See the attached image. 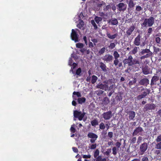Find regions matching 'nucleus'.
<instances>
[{
  "instance_id": "obj_1",
  "label": "nucleus",
  "mask_w": 161,
  "mask_h": 161,
  "mask_svg": "<svg viewBox=\"0 0 161 161\" xmlns=\"http://www.w3.org/2000/svg\"><path fill=\"white\" fill-rule=\"evenodd\" d=\"M123 63L125 65L128 64L129 66H132L133 65L137 66L138 69L140 66V61L136 59H133L131 55H129L128 58L124 59L123 61Z\"/></svg>"
},
{
  "instance_id": "obj_2",
  "label": "nucleus",
  "mask_w": 161,
  "mask_h": 161,
  "mask_svg": "<svg viewBox=\"0 0 161 161\" xmlns=\"http://www.w3.org/2000/svg\"><path fill=\"white\" fill-rule=\"evenodd\" d=\"M154 18L151 16L148 19H145L143 23L142 24V26L143 27H146L147 25L148 27H151L154 24Z\"/></svg>"
},
{
  "instance_id": "obj_3",
  "label": "nucleus",
  "mask_w": 161,
  "mask_h": 161,
  "mask_svg": "<svg viewBox=\"0 0 161 161\" xmlns=\"http://www.w3.org/2000/svg\"><path fill=\"white\" fill-rule=\"evenodd\" d=\"M142 39V36L140 34H139L134 39L133 42L134 45L136 46H140L141 47L144 46L146 44L145 42L144 41L141 43Z\"/></svg>"
},
{
  "instance_id": "obj_4",
  "label": "nucleus",
  "mask_w": 161,
  "mask_h": 161,
  "mask_svg": "<svg viewBox=\"0 0 161 161\" xmlns=\"http://www.w3.org/2000/svg\"><path fill=\"white\" fill-rule=\"evenodd\" d=\"M86 114L85 112L82 113L81 111H79L77 110L74 111V118H77L79 120L81 121L83 119Z\"/></svg>"
},
{
  "instance_id": "obj_5",
  "label": "nucleus",
  "mask_w": 161,
  "mask_h": 161,
  "mask_svg": "<svg viewBox=\"0 0 161 161\" xmlns=\"http://www.w3.org/2000/svg\"><path fill=\"white\" fill-rule=\"evenodd\" d=\"M136 28L135 25L132 24L129 28H127L126 35L127 37H129L133 33Z\"/></svg>"
},
{
  "instance_id": "obj_6",
  "label": "nucleus",
  "mask_w": 161,
  "mask_h": 161,
  "mask_svg": "<svg viewBox=\"0 0 161 161\" xmlns=\"http://www.w3.org/2000/svg\"><path fill=\"white\" fill-rule=\"evenodd\" d=\"M71 39L76 42L79 41L78 39L79 36L77 32L73 29L72 30V32L70 35Z\"/></svg>"
},
{
  "instance_id": "obj_7",
  "label": "nucleus",
  "mask_w": 161,
  "mask_h": 161,
  "mask_svg": "<svg viewBox=\"0 0 161 161\" xmlns=\"http://www.w3.org/2000/svg\"><path fill=\"white\" fill-rule=\"evenodd\" d=\"M155 107V105L154 103L147 104L144 107L143 110L144 112H146L150 110H154Z\"/></svg>"
},
{
  "instance_id": "obj_8",
  "label": "nucleus",
  "mask_w": 161,
  "mask_h": 161,
  "mask_svg": "<svg viewBox=\"0 0 161 161\" xmlns=\"http://www.w3.org/2000/svg\"><path fill=\"white\" fill-rule=\"evenodd\" d=\"M148 147V145L146 142H144L140 146L139 149L141 155L143 154L146 151Z\"/></svg>"
},
{
  "instance_id": "obj_9",
  "label": "nucleus",
  "mask_w": 161,
  "mask_h": 161,
  "mask_svg": "<svg viewBox=\"0 0 161 161\" xmlns=\"http://www.w3.org/2000/svg\"><path fill=\"white\" fill-rule=\"evenodd\" d=\"M102 59L104 62L108 63L112 62L113 57L112 55L107 54L104 56Z\"/></svg>"
},
{
  "instance_id": "obj_10",
  "label": "nucleus",
  "mask_w": 161,
  "mask_h": 161,
  "mask_svg": "<svg viewBox=\"0 0 161 161\" xmlns=\"http://www.w3.org/2000/svg\"><path fill=\"white\" fill-rule=\"evenodd\" d=\"M96 87L106 91L108 90V86L107 84L99 83L96 86Z\"/></svg>"
},
{
  "instance_id": "obj_11",
  "label": "nucleus",
  "mask_w": 161,
  "mask_h": 161,
  "mask_svg": "<svg viewBox=\"0 0 161 161\" xmlns=\"http://www.w3.org/2000/svg\"><path fill=\"white\" fill-rule=\"evenodd\" d=\"M103 117L105 120L110 119L112 116V113L111 111L104 112L103 114Z\"/></svg>"
},
{
  "instance_id": "obj_12",
  "label": "nucleus",
  "mask_w": 161,
  "mask_h": 161,
  "mask_svg": "<svg viewBox=\"0 0 161 161\" xmlns=\"http://www.w3.org/2000/svg\"><path fill=\"white\" fill-rule=\"evenodd\" d=\"M120 11H124L126 8V5L124 3H120L117 5Z\"/></svg>"
},
{
  "instance_id": "obj_13",
  "label": "nucleus",
  "mask_w": 161,
  "mask_h": 161,
  "mask_svg": "<svg viewBox=\"0 0 161 161\" xmlns=\"http://www.w3.org/2000/svg\"><path fill=\"white\" fill-rule=\"evenodd\" d=\"M139 83L141 85L147 86L149 84V80L147 78H143L140 80Z\"/></svg>"
},
{
  "instance_id": "obj_14",
  "label": "nucleus",
  "mask_w": 161,
  "mask_h": 161,
  "mask_svg": "<svg viewBox=\"0 0 161 161\" xmlns=\"http://www.w3.org/2000/svg\"><path fill=\"white\" fill-rule=\"evenodd\" d=\"M159 77L157 76L154 75L152 78L151 81L150 85L152 86L156 85V82L158 80Z\"/></svg>"
},
{
  "instance_id": "obj_15",
  "label": "nucleus",
  "mask_w": 161,
  "mask_h": 161,
  "mask_svg": "<svg viewBox=\"0 0 161 161\" xmlns=\"http://www.w3.org/2000/svg\"><path fill=\"white\" fill-rule=\"evenodd\" d=\"M141 88L142 89H141L142 92L144 91L142 93V94L145 97L147 95H149L150 93V90L149 89H147L146 88H144L143 86H141Z\"/></svg>"
},
{
  "instance_id": "obj_16",
  "label": "nucleus",
  "mask_w": 161,
  "mask_h": 161,
  "mask_svg": "<svg viewBox=\"0 0 161 161\" xmlns=\"http://www.w3.org/2000/svg\"><path fill=\"white\" fill-rule=\"evenodd\" d=\"M108 23H111L112 25H117L118 24V21L116 18H114L108 20Z\"/></svg>"
},
{
  "instance_id": "obj_17",
  "label": "nucleus",
  "mask_w": 161,
  "mask_h": 161,
  "mask_svg": "<svg viewBox=\"0 0 161 161\" xmlns=\"http://www.w3.org/2000/svg\"><path fill=\"white\" fill-rule=\"evenodd\" d=\"M142 73L144 75H147L150 73V69L147 65L142 67Z\"/></svg>"
},
{
  "instance_id": "obj_18",
  "label": "nucleus",
  "mask_w": 161,
  "mask_h": 161,
  "mask_svg": "<svg viewBox=\"0 0 161 161\" xmlns=\"http://www.w3.org/2000/svg\"><path fill=\"white\" fill-rule=\"evenodd\" d=\"M99 66L102 70L104 72H106L107 71V69L108 68L107 67L105 64L103 63L102 62H100Z\"/></svg>"
},
{
  "instance_id": "obj_19",
  "label": "nucleus",
  "mask_w": 161,
  "mask_h": 161,
  "mask_svg": "<svg viewBox=\"0 0 161 161\" xmlns=\"http://www.w3.org/2000/svg\"><path fill=\"white\" fill-rule=\"evenodd\" d=\"M102 104L104 106L107 105L110 102L109 98L107 97H104L102 100Z\"/></svg>"
},
{
  "instance_id": "obj_20",
  "label": "nucleus",
  "mask_w": 161,
  "mask_h": 161,
  "mask_svg": "<svg viewBox=\"0 0 161 161\" xmlns=\"http://www.w3.org/2000/svg\"><path fill=\"white\" fill-rule=\"evenodd\" d=\"M107 36L109 39H114L115 38L118 36V34L116 33L113 35H111L109 32H107L106 33Z\"/></svg>"
},
{
  "instance_id": "obj_21",
  "label": "nucleus",
  "mask_w": 161,
  "mask_h": 161,
  "mask_svg": "<svg viewBox=\"0 0 161 161\" xmlns=\"http://www.w3.org/2000/svg\"><path fill=\"white\" fill-rule=\"evenodd\" d=\"M129 118L130 120H133L135 116V113L133 111H130L129 113Z\"/></svg>"
},
{
  "instance_id": "obj_22",
  "label": "nucleus",
  "mask_w": 161,
  "mask_h": 161,
  "mask_svg": "<svg viewBox=\"0 0 161 161\" xmlns=\"http://www.w3.org/2000/svg\"><path fill=\"white\" fill-rule=\"evenodd\" d=\"M88 137L92 139H97L98 137L97 135L92 132L89 133L88 134Z\"/></svg>"
},
{
  "instance_id": "obj_23",
  "label": "nucleus",
  "mask_w": 161,
  "mask_h": 161,
  "mask_svg": "<svg viewBox=\"0 0 161 161\" xmlns=\"http://www.w3.org/2000/svg\"><path fill=\"white\" fill-rule=\"evenodd\" d=\"M80 21L79 23L77 25V27L80 29L84 25V23L83 20L81 19H79Z\"/></svg>"
},
{
  "instance_id": "obj_24",
  "label": "nucleus",
  "mask_w": 161,
  "mask_h": 161,
  "mask_svg": "<svg viewBox=\"0 0 161 161\" xmlns=\"http://www.w3.org/2000/svg\"><path fill=\"white\" fill-rule=\"evenodd\" d=\"M157 118L159 121H161V109H159L157 112Z\"/></svg>"
},
{
  "instance_id": "obj_25",
  "label": "nucleus",
  "mask_w": 161,
  "mask_h": 161,
  "mask_svg": "<svg viewBox=\"0 0 161 161\" xmlns=\"http://www.w3.org/2000/svg\"><path fill=\"white\" fill-rule=\"evenodd\" d=\"M98 79V77L95 75H93L92 77L91 83L93 84L96 83Z\"/></svg>"
},
{
  "instance_id": "obj_26",
  "label": "nucleus",
  "mask_w": 161,
  "mask_h": 161,
  "mask_svg": "<svg viewBox=\"0 0 161 161\" xmlns=\"http://www.w3.org/2000/svg\"><path fill=\"white\" fill-rule=\"evenodd\" d=\"M86 99L84 97H82L80 98H78L77 99V101L79 104H81L85 102Z\"/></svg>"
},
{
  "instance_id": "obj_27",
  "label": "nucleus",
  "mask_w": 161,
  "mask_h": 161,
  "mask_svg": "<svg viewBox=\"0 0 161 161\" xmlns=\"http://www.w3.org/2000/svg\"><path fill=\"white\" fill-rule=\"evenodd\" d=\"M91 123L92 126H95L98 124V120L96 119L92 120L91 121Z\"/></svg>"
},
{
  "instance_id": "obj_28",
  "label": "nucleus",
  "mask_w": 161,
  "mask_h": 161,
  "mask_svg": "<svg viewBox=\"0 0 161 161\" xmlns=\"http://www.w3.org/2000/svg\"><path fill=\"white\" fill-rule=\"evenodd\" d=\"M151 53V52L149 49H146L142 50L141 51L140 53L141 55H144L145 53Z\"/></svg>"
},
{
  "instance_id": "obj_29",
  "label": "nucleus",
  "mask_w": 161,
  "mask_h": 161,
  "mask_svg": "<svg viewBox=\"0 0 161 161\" xmlns=\"http://www.w3.org/2000/svg\"><path fill=\"white\" fill-rule=\"evenodd\" d=\"M138 49H139V47L136 46L131 51L132 53L133 54H135L137 52Z\"/></svg>"
},
{
  "instance_id": "obj_30",
  "label": "nucleus",
  "mask_w": 161,
  "mask_h": 161,
  "mask_svg": "<svg viewBox=\"0 0 161 161\" xmlns=\"http://www.w3.org/2000/svg\"><path fill=\"white\" fill-rule=\"evenodd\" d=\"M95 21L97 24H98L102 20V19L101 17L96 16L94 18Z\"/></svg>"
},
{
  "instance_id": "obj_31",
  "label": "nucleus",
  "mask_w": 161,
  "mask_h": 161,
  "mask_svg": "<svg viewBox=\"0 0 161 161\" xmlns=\"http://www.w3.org/2000/svg\"><path fill=\"white\" fill-rule=\"evenodd\" d=\"M119 149L117 148L116 147H114L112 148V153L114 155L117 154Z\"/></svg>"
},
{
  "instance_id": "obj_32",
  "label": "nucleus",
  "mask_w": 161,
  "mask_h": 161,
  "mask_svg": "<svg viewBox=\"0 0 161 161\" xmlns=\"http://www.w3.org/2000/svg\"><path fill=\"white\" fill-rule=\"evenodd\" d=\"M142 10V8L140 6L138 5L136 6V14H137L139 12H140Z\"/></svg>"
},
{
  "instance_id": "obj_33",
  "label": "nucleus",
  "mask_w": 161,
  "mask_h": 161,
  "mask_svg": "<svg viewBox=\"0 0 161 161\" xmlns=\"http://www.w3.org/2000/svg\"><path fill=\"white\" fill-rule=\"evenodd\" d=\"M95 161H106L105 158H102L101 156H99L96 159Z\"/></svg>"
},
{
  "instance_id": "obj_34",
  "label": "nucleus",
  "mask_w": 161,
  "mask_h": 161,
  "mask_svg": "<svg viewBox=\"0 0 161 161\" xmlns=\"http://www.w3.org/2000/svg\"><path fill=\"white\" fill-rule=\"evenodd\" d=\"M134 6L133 1V0H130L128 3V7L131 8H133Z\"/></svg>"
},
{
  "instance_id": "obj_35",
  "label": "nucleus",
  "mask_w": 161,
  "mask_h": 161,
  "mask_svg": "<svg viewBox=\"0 0 161 161\" xmlns=\"http://www.w3.org/2000/svg\"><path fill=\"white\" fill-rule=\"evenodd\" d=\"M113 56L114 58H118L120 57L119 54L116 51L114 52L113 53Z\"/></svg>"
},
{
  "instance_id": "obj_36",
  "label": "nucleus",
  "mask_w": 161,
  "mask_h": 161,
  "mask_svg": "<svg viewBox=\"0 0 161 161\" xmlns=\"http://www.w3.org/2000/svg\"><path fill=\"white\" fill-rule=\"evenodd\" d=\"M99 151L98 149H97L94 153L93 156L94 158H96L99 156Z\"/></svg>"
},
{
  "instance_id": "obj_37",
  "label": "nucleus",
  "mask_w": 161,
  "mask_h": 161,
  "mask_svg": "<svg viewBox=\"0 0 161 161\" xmlns=\"http://www.w3.org/2000/svg\"><path fill=\"white\" fill-rule=\"evenodd\" d=\"M105 48L104 47L101 48L98 52V53L99 55L103 54L105 51Z\"/></svg>"
},
{
  "instance_id": "obj_38",
  "label": "nucleus",
  "mask_w": 161,
  "mask_h": 161,
  "mask_svg": "<svg viewBox=\"0 0 161 161\" xmlns=\"http://www.w3.org/2000/svg\"><path fill=\"white\" fill-rule=\"evenodd\" d=\"M155 145V148L158 149H161V142H157Z\"/></svg>"
},
{
  "instance_id": "obj_39",
  "label": "nucleus",
  "mask_w": 161,
  "mask_h": 161,
  "mask_svg": "<svg viewBox=\"0 0 161 161\" xmlns=\"http://www.w3.org/2000/svg\"><path fill=\"white\" fill-rule=\"evenodd\" d=\"M91 23L92 24V25L94 26V29L96 30L97 29V26L94 20H91Z\"/></svg>"
},
{
  "instance_id": "obj_40",
  "label": "nucleus",
  "mask_w": 161,
  "mask_h": 161,
  "mask_svg": "<svg viewBox=\"0 0 161 161\" xmlns=\"http://www.w3.org/2000/svg\"><path fill=\"white\" fill-rule=\"evenodd\" d=\"M115 46L116 45L114 43L111 42L110 43L109 45L108 46V47L109 49H112L115 47Z\"/></svg>"
},
{
  "instance_id": "obj_41",
  "label": "nucleus",
  "mask_w": 161,
  "mask_h": 161,
  "mask_svg": "<svg viewBox=\"0 0 161 161\" xmlns=\"http://www.w3.org/2000/svg\"><path fill=\"white\" fill-rule=\"evenodd\" d=\"M76 47L79 48H82L84 46V45L82 43H77L76 44Z\"/></svg>"
},
{
  "instance_id": "obj_42",
  "label": "nucleus",
  "mask_w": 161,
  "mask_h": 161,
  "mask_svg": "<svg viewBox=\"0 0 161 161\" xmlns=\"http://www.w3.org/2000/svg\"><path fill=\"white\" fill-rule=\"evenodd\" d=\"M145 97L142 94H141L138 95L137 97L136 98L137 100H140Z\"/></svg>"
},
{
  "instance_id": "obj_43",
  "label": "nucleus",
  "mask_w": 161,
  "mask_h": 161,
  "mask_svg": "<svg viewBox=\"0 0 161 161\" xmlns=\"http://www.w3.org/2000/svg\"><path fill=\"white\" fill-rule=\"evenodd\" d=\"M115 84H112V85H110L109 88H108V90L109 91H112V90H114Z\"/></svg>"
},
{
  "instance_id": "obj_44",
  "label": "nucleus",
  "mask_w": 161,
  "mask_h": 161,
  "mask_svg": "<svg viewBox=\"0 0 161 161\" xmlns=\"http://www.w3.org/2000/svg\"><path fill=\"white\" fill-rule=\"evenodd\" d=\"M119 63V61L118 58H114V64L115 66H117Z\"/></svg>"
},
{
  "instance_id": "obj_45",
  "label": "nucleus",
  "mask_w": 161,
  "mask_h": 161,
  "mask_svg": "<svg viewBox=\"0 0 161 161\" xmlns=\"http://www.w3.org/2000/svg\"><path fill=\"white\" fill-rule=\"evenodd\" d=\"M99 126L100 129L101 130H104L105 128V125H104V124L103 122H102L101 123H100Z\"/></svg>"
},
{
  "instance_id": "obj_46",
  "label": "nucleus",
  "mask_w": 161,
  "mask_h": 161,
  "mask_svg": "<svg viewBox=\"0 0 161 161\" xmlns=\"http://www.w3.org/2000/svg\"><path fill=\"white\" fill-rule=\"evenodd\" d=\"M81 72V69L80 68H78L76 70V74L77 75H80V74Z\"/></svg>"
},
{
  "instance_id": "obj_47",
  "label": "nucleus",
  "mask_w": 161,
  "mask_h": 161,
  "mask_svg": "<svg viewBox=\"0 0 161 161\" xmlns=\"http://www.w3.org/2000/svg\"><path fill=\"white\" fill-rule=\"evenodd\" d=\"M73 95H76L78 97H81V95L79 92H74L73 93Z\"/></svg>"
},
{
  "instance_id": "obj_48",
  "label": "nucleus",
  "mask_w": 161,
  "mask_h": 161,
  "mask_svg": "<svg viewBox=\"0 0 161 161\" xmlns=\"http://www.w3.org/2000/svg\"><path fill=\"white\" fill-rule=\"evenodd\" d=\"M73 66L71 67V69L70 70V71H72L73 73V69H74L76 67V66L77 64L76 63H74L72 64Z\"/></svg>"
},
{
  "instance_id": "obj_49",
  "label": "nucleus",
  "mask_w": 161,
  "mask_h": 161,
  "mask_svg": "<svg viewBox=\"0 0 161 161\" xmlns=\"http://www.w3.org/2000/svg\"><path fill=\"white\" fill-rule=\"evenodd\" d=\"M111 8L110 6L109 5H107L104 7L103 9V10L104 11H107L108 10V9Z\"/></svg>"
},
{
  "instance_id": "obj_50",
  "label": "nucleus",
  "mask_w": 161,
  "mask_h": 161,
  "mask_svg": "<svg viewBox=\"0 0 161 161\" xmlns=\"http://www.w3.org/2000/svg\"><path fill=\"white\" fill-rule=\"evenodd\" d=\"M153 49L155 53L157 54V53L159 51L160 49L158 48H156L155 47H153Z\"/></svg>"
},
{
  "instance_id": "obj_51",
  "label": "nucleus",
  "mask_w": 161,
  "mask_h": 161,
  "mask_svg": "<svg viewBox=\"0 0 161 161\" xmlns=\"http://www.w3.org/2000/svg\"><path fill=\"white\" fill-rule=\"evenodd\" d=\"M115 145L116 146V147L118 149H119L120 147V146L121 145V143L119 142H117L115 143Z\"/></svg>"
},
{
  "instance_id": "obj_52",
  "label": "nucleus",
  "mask_w": 161,
  "mask_h": 161,
  "mask_svg": "<svg viewBox=\"0 0 161 161\" xmlns=\"http://www.w3.org/2000/svg\"><path fill=\"white\" fill-rule=\"evenodd\" d=\"M155 41L157 43L160 44L161 42V39L159 37H157L156 38Z\"/></svg>"
},
{
  "instance_id": "obj_53",
  "label": "nucleus",
  "mask_w": 161,
  "mask_h": 161,
  "mask_svg": "<svg viewBox=\"0 0 161 161\" xmlns=\"http://www.w3.org/2000/svg\"><path fill=\"white\" fill-rule=\"evenodd\" d=\"M97 147V144L96 143L92 144L90 148L91 149H94L96 148Z\"/></svg>"
},
{
  "instance_id": "obj_54",
  "label": "nucleus",
  "mask_w": 161,
  "mask_h": 161,
  "mask_svg": "<svg viewBox=\"0 0 161 161\" xmlns=\"http://www.w3.org/2000/svg\"><path fill=\"white\" fill-rule=\"evenodd\" d=\"M156 141L157 142H161V135H160L157 136Z\"/></svg>"
},
{
  "instance_id": "obj_55",
  "label": "nucleus",
  "mask_w": 161,
  "mask_h": 161,
  "mask_svg": "<svg viewBox=\"0 0 161 161\" xmlns=\"http://www.w3.org/2000/svg\"><path fill=\"white\" fill-rule=\"evenodd\" d=\"M82 157L84 158H89L91 157V155L90 154L86 155H83L82 156Z\"/></svg>"
},
{
  "instance_id": "obj_56",
  "label": "nucleus",
  "mask_w": 161,
  "mask_h": 161,
  "mask_svg": "<svg viewBox=\"0 0 161 161\" xmlns=\"http://www.w3.org/2000/svg\"><path fill=\"white\" fill-rule=\"evenodd\" d=\"M161 149H158L157 150H156L154 152V153L155 154L158 155L161 153Z\"/></svg>"
},
{
  "instance_id": "obj_57",
  "label": "nucleus",
  "mask_w": 161,
  "mask_h": 161,
  "mask_svg": "<svg viewBox=\"0 0 161 161\" xmlns=\"http://www.w3.org/2000/svg\"><path fill=\"white\" fill-rule=\"evenodd\" d=\"M136 141V137H133L130 141V142L131 143H135Z\"/></svg>"
},
{
  "instance_id": "obj_58",
  "label": "nucleus",
  "mask_w": 161,
  "mask_h": 161,
  "mask_svg": "<svg viewBox=\"0 0 161 161\" xmlns=\"http://www.w3.org/2000/svg\"><path fill=\"white\" fill-rule=\"evenodd\" d=\"M102 3H98L97 4V6L98 7H101L103 5H105V3L103 1H102Z\"/></svg>"
},
{
  "instance_id": "obj_59",
  "label": "nucleus",
  "mask_w": 161,
  "mask_h": 161,
  "mask_svg": "<svg viewBox=\"0 0 161 161\" xmlns=\"http://www.w3.org/2000/svg\"><path fill=\"white\" fill-rule=\"evenodd\" d=\"M153 30L152 28H149L148 30V33L149 35H150L153 31Z\"/></svg>"
},
{
  "instance_id": "obj_60",
  "label": "nucleus",
  "mask_w": 161,
  "mask_h": 161,
  "mask_svg": "<svg viewBox=\"0 0 161 161\" xmlns=\"http://www.w3.org/2000/svg\"><path fill=\"white\" fill-rule=\"evenodd\" d=\"M111 149H108L105 152V154L107 156L109 155L110 153L111 152Z\"/></svg>"
},
{
  "instance_id": "obj_61",
  "label": "nucleus",
  "mask_w": 161,
  "mask_h": 161,
  "mask_svg": "<svg viewBox=\"0 0 161 161\" xmlns=\"http://www.w3.org/2000/svg\"><path fill=\"white\" fill-rule=\"evenodd\" d=\"M142 140V138L141 136H139L138 138L137 143L138 144H139L140 143Z\"/></svg>"
},
{
  "instance_id": "obj_62",
  "label": "nucleus",
  "mask_w": 161,
  "mask_h": 161,
  "mask_svg": "<svg viewBox=\"0 0 161 161\" xmlns=\"http://www.w3.org/2000/svg\"><path fill=\"white\" fill-rule=\"evenodd\" d=\"M113 133L112 132L110 131L108 133V136L110 138H111L113 137Z\"/></svg>"
},
{
  "instance_id": "obj_63",
  "label": "nucleus",
  "mask_w": 161,
  "mask_h": 161,
  "mask_svg": "<svg viewBox=\"0 0 161 161\" xmlns=\"http://www.w3.org/2000/svg\"><path fill=\"white\" fill-rule=\"evenodd\" d=\"M134 131H143L142 128L141 127H139L136 128Z\"/></svg>"
},
{
  "instance_id": "obj_64",
  "label": "nucleus",
  "mask_w": 161,
  "mask_h": 161,
  "mask_svg": "<svg viewBox=\"0 0 161 161\" xmlns=\"http://www.w3.org/2000/svg\"><path fill=\"white\" fill-rule=\"evenodd\" d=\"M148 159L147 157H143L142 159V161H148Z\"/></svg>"
}]
</instances>
